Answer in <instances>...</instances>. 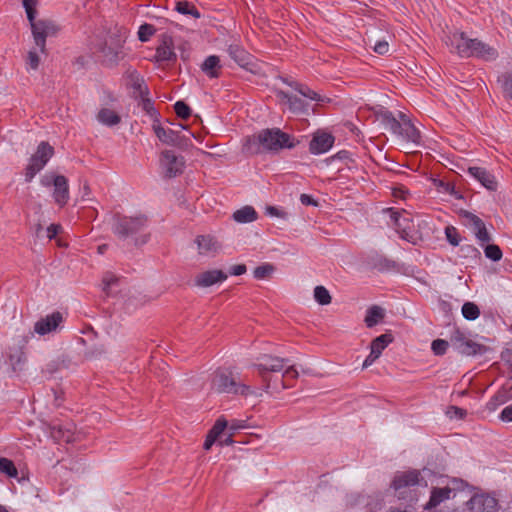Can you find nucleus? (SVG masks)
Instances as JSON below:
<instances>
[{
	"instance_id": "obj_8",
	"label": "nucleus",
	"mask_w": 512,
	"mask_h": 512,
	"mask_svg": "<svg viewBox=\"0 0 512 512\" xmlns=\"http://www.w3.org/2000/svg\"><path fill=\"white\" fill-rule=\"evenodd\" d=\"M35 45L42 54H46V39L56 36L60 30L55 21L50 19H39L30 26Z\"/></svg>"
},
{
	"instance_id": "obj_35",
	"label": "nucleus",
	"mask_w": 512,
	"mask_h": 512,
	"mask_svg": "<svg viewBox=\"0 0 512 512\" xmlns=\"http://www.w3.org/2000/svg\"><path fill=\"white\" fill-rule=\"evenodd\" d=\"M393 341L391 334L385 333L372 340L370 349L377 355H381L382 351Z\"/></svg>"
},
{
	"instance_id": "obj_32",
	"label": "nucleus",
	"mask_w": 512,
	"mask_h": 512,
	"mask_svg": "<svg viewBox=\"0 0 512 512\" xmlns=\"http://www.w3.org/2000/svg\"><path fill=\"white\" fill-rule=\"evenodd\" d=\"M298 376H299V372L294 367V365L288 366L284 370L280 379L275 378V380H277L279 391L282 389L293 387L294 381L298 378Z\"/></svg>"
},
{
	"instance_id": "obj_34",
	"label": "nucleus",
	"mask_w": 512,
	"mask_h": 512,
	"mask_svg": "<svg viewBox=\"0 0 512 512\" xmlns=\"http://www.w3.org/2000/svg\"><path fill=\"white\" fill-rule=\"evenodd\" d=\"M384 316V309L380 306L374 305L367 310L364 322L368 328H372L377 325Z\"/></svg>"
},
{
	"instance_id": "obj_48",
	"label": "nucleus",
	"mask_w": 512,
	"mask_h": 512,
	"mask_svg": "<svg viewBox=\"0 0 512 512\" xmlns=\"http://www.w3.org/2000/svg\"><path fill=\"white\" fill-rule=\"evenodd\" d=\"M156 28L152 24L144 23L139 27L138 39L147 42L155 34Z\"/></svg>"
},
{
	"instance_id": "obj_39",
	"label": "nucleus",
	"mask_w": 512,
	"mask_h": 512,
	"mask_svg": "<svg viewBox=\"0 0 512 512\" xmlns=\"http://www.w3.org/2000/svg\"><path fill=\"white\" fill-rule=\"evenodd\" d=\"M25 361V353L21 349L9 353V363L14 372L21 370Z\"/></svg>"
},
{
	"instance_id": "obj_4",
	"label": "nucleus",
	"mask_w": 512,
	"mask_h": 512,
	"mask_svg": "<svg viewBox=\"0 0 512 512\" xmlns=\"http://www.w3.org/2000/svg\"><path fill=\"white\" fill-rule=\"evenodd\" d=\"M127 39L126 30L118 29L109 33L108 38L91 48L106 64H117L124 56L123 46Z\"/></svg>"
},
{
	"instance_id": "obj_51",
	"label": "nucleus",
	"mask_w": 512,
	"mask_h": 512,
	"mask_svg": "<svg viewBox=\"0 0 512 512\" xmlns=\"http://www.w3.org/2000/svg\"><path fill=\"white\" fill-rule=\"evenodd\" d=\"M174 110L181 119L187 120L191 116V108L184 101H177Z\"/></svg>"
},
{
	"instance_id": "obj_64",
	"label": "nucleus",
	"mask_w": 512,
	"mask_h": 512,
	"mask_svg": "<svg viewBox=\"0 0 512 512\" xmlns=\"http://www.w3.org/2000/svg\"><path fill=\"white\" fill-rule=\"evenodd\" d=\"M247 268L244 264L234 265L230 268V274L234 276H240L246 273Z\"/></svg>"
},
{
	"instance_id": "obj_42",
	"label": "nucleus",
	"mask_w": 512,
	"mask_h": 512,
	"mask_svg": "<svg viewBox=\"0 0 512 512\" xmlns=\"http://www.w3.org/2000/svg\"><path fill=\"white\" fill-rule=\"evenodd\" d=\"M462 315L465 319L473 321L479 317L480 309L473 302H465L462 306Z\"/></svg>"
},
{
	"instance_id": "obj_26",
	"label": "nucleus",
	"mask_w": 512,
	"mask_h": 512,
	"mask_svg": "<svg viewBox=\"0 0 512 512\" xmlns=\"http://www.w3.org/2000/svg\"><path fill=\"white\" fill-rule=\"evenodd\" d=\"M228 422L224 417H220L216 420L213 427L210 429L204 444L203 448L205 450H209L215 441L219 438V436L223 433V431L227 428Z\"/></svg>"
},
{
	"instance_id": "obj_3",
	"label": "nucleus",
	"mask_w": 512,
	"mask_h": 512,
	"mask_svg": "<svg viewBox=\"0 0 512 512\" xmlns=\"http://www.w3.org/2000/svg\"><path fill=\"white\" fill-rule=\"evenodd\" d=\"M450 46L462 58L476 57L485 61H494L499 55L494 47L477 38H468L464 32L454 33L450 37Z\"/></svg>"
},
{
	"instance_id": "obj_11",
	"label": "nucleus",
	"mask_w": 512,
	"mask_h": 512,
	"mask_svg": "<svg viewBox=\"0 0 512 512\" xmlns=\"http://www.w3.org/2000/svg\"><path fill=\"white\" fill-rule=\"evenodd\" d=\"M161 163L168 177H175L183 172L185 161L182 156H178L174 151L165 150L161 154Z\"/></svg>"
},
{
	"instance_id": "obj_16",
	"label": "nucleus",
	"mask_w": 512,
	"mask_h": 512,
	"mask_svg": "<svg viewBox=\"0 0 512 512\" xmlns=\"http://www.w3.org/2000/svg\"><path fill=\"white\" fill-rule=\"evenodd\" d=\"M63 321V315L56 311L44 318H41L35 323L34 330L40 335H45L57 330Z\"/></svg>"
},
{
	"instance_id": "obj_17",
	"label": "nucleus",
	"mask_w": 512,
	"mask_h": 512,
	"mask_svg": "<svg viewBox=\"0 0 512 512\" xmlns=\"http://www.w3.org/2000/svg\"><path fill=\"white\" fill-rule=\"evenodd\" d=\"M468 174L474 179L479 181L486 189L490 191H496L498 188V182L495 176L483 167H469L467 170Z\"/></svg>"
},
{
	"instance_id": "obj_5",
	"label": "nucleus",
	"mask_w": 512,
	"mask_h": 512,
	"mask_svg": "<svg viewBox=\"0 0 512 512\" xmlns=\"http://www.w3.org/2000/svg\"><path fill=\"white\" fill-rule=\"evenodd\" d=\"M287 362L288 359L285 358H280L269 354H262L257 357L256 362L252 364V367L258 371L260 377L262 378L265 390L267 392H279L277 380L273 379L270 376V373L282 371Z\"/></svg>"
},
{
	"instance_id": "obj_54",
	"label": "nucleus",
	"mask_w": 512,
	"mask_h": 512,
	"mask_svg": "<svg viewBox=\"0 0 512 512\" xmlns=\"http://www.w3.org/2000/svg\"><path fill=\"white\" fill-rule=\"evenodd\" d=\"M119 281V278L114 275L113 273H110V272H107L104 277H103V290L108 294L109 293V289L116 285L117 282Z\"/></svg>"
},
{
	"instance_id": "obj_47",
	"label": "nucleus",
	"mask_w": 512,
	"mask_h": 512,
	"mask_svg": "<svg viewBox=\"0 0 512 512\" xmlns=\"http://www.w3.org/2000/svg\"><path fill=\"white\" fill-rule=\"evenodd\" d=\"M274 270L275 268L272 264L264 263L254 269L253 276L257 280H263L269 277L274 272Z\"/></svg>"
},
{
	"instance_id": "obj_50",
	"label": "nucleus",
	"mask_w": 512,
	"mask_h": 512,
	"mask_svg": "<svg viewBox=\"0 0 512 512\" xmlns=\"http://www.w3.org/2000/svg\"><path fill=\"white\" fill-rule=\"evenodd\" d=\"M463 216L467 219L474 234L485 226L483 220L471 212L465 211Z\"/></svg>"
},
{
	"instance_id": "obj_24",
	"label": "nucleus",
	"mask_w": 512,
	"mask_h": 512,
	"mask_svg": "<svg viewBox=\"0 0 512 512\" xmlns=\"http://www.w3.org/2000/svg\"><path fill=\"white\" fill-rule=\"evenodd\" d=\"M453 493V490L450 487H442L437 488L434 487L431 490V495L428 500V502L423 506L425 510H431L433 508H436L438 505H440L445 500H448Z\"/></svg>"
},
{
	"instance_id": "obj_29",
	"label": "nucleus",
	"mask_w": 512,
	"mask_h": 512,
	"mask_svg": "<svg viewBox=\"0 0 512 512\" xmlns=\"http://www.w3.org/2000/svg\"><path fill=\"white\" fill-rule=\"evenodd\" d=\"M369 263L372 266V268L376 269L379 272H388L396 270L398 268V264L394 260L379 254L371 256Z\"/></svg>"
},
{
	"instance_id": "obj_10",
	"label": "nucleus",
	"mask_w": 512,
	"mask_h": 512,
	"mask_svg": "<svg viewBox=\"0 0 512 512\" xmlns=\"http://www.w3.org/2000/svg\"><path fill=\"white\" fill-rule=\"evenodd\" d=\"M276 96L281 100V102L287 104L288 110L295 115H309L310 104L300 97L285 92L283 90H279L276 93Z\"/></svg>"
},
{
	"instance_id": "obj_41",
	"label": "nucleus",
	"mask_w": 512,
	"mask_h": 512,
	"mask_svg": "<svg viewBox=\"0 0 512 512\" xmlns=\"http://www.w3.org/2000/svg\"><path fill=\"white\" fill-rule=\"evenodd\" d=\"M142 109L154 120V123L159 121L160 114L155 109L153 101L148 97L144 96L140 98Z\"/></svg>"
},
{
	"instance_id": "obj_6",
	"label": "nucleus",
	"mask_w": 512,
	"mask_h": 512,
	"mask_svg": "<svg viewBox=\"0 0 512 512\" xmlns=\"http://www.w3.org/2000/svg\"><path fill=\"white\" fill-rule=\"evenodd\" d=\"M211 389L218 393L238 394L247 396L250 393V386L237 383L232 373L227 370L219 369L214 372Z\"/></svg>"
},
{
	"instance_id": "obj_2",
	"label": "nucleus",
	"mask_w": 512,
	"mask_h": 512,
	"mask_svg": "<svg viewBox=\"0 0 512 512\" xmlns=\"http://www.w3.org/2000/svg\"><path fill=\"white\" fill-rule=\"evenodd\" d=\"M147 226L148 218L143 214L132 217L116 213L112 219V232L123 240L131 238L135 246L148 242L149 234L143 233Z\"/></svg>"
},
{
	"instance_id": "obj_15",
	"label": "nucleus",
	"mask_w": 512,
	"mask_h": 512,
	"mask_svg": "<svg viewBox=\"0 0 512 512\" xmlns=\"http://www.w3.org/2000/svg\"><path fill=\"white\" fill-rule=\"evenodd\" d=\"M174 42L170 35L163 34L161 36V43L156 48L155 60L157 62H174L176 61V54L173 50Z\"/></svg>"
},
{
	"instance_id": "obj_19",
	"label": "nucleus",
	"mask_w": 512,
	"mask_h": 512,
	"mask_svg": "<svg viewBox=\"0 0 512 512\" xmlns=\"http://www.w3.org/2000/svg\"><path fill=\"white\" fill-rule=\"evenodd\" d=\"M227 279V274L222 270H208L196 275L194 283L197 287H210Z\"/></svg>"
},
{
	"instance_id": "obj_53",
	"label": "nucleus",
	"mask_w": 512,
	"mask_h": 512,
	"mask_svg": "<svg viewBox=\"0 0 512 512\" xmlns=\"http://www.w3.org/2000/svg\"><path fill=\"white\" fill-rule=\"evenodd\" d=\"M460 251L462 255L467 258H478L481 255L480 251L474 245L470 244L462 245Z\"/></svg>"
},
{
	"instance_id": "obj_43",
	"label": "nucleus",
	"mask_w": 512,
	"mask_h": 512,
	"mask_svg": "<svg viewBox=\"0 0 512 512\" xmlns=\"http://www.w3.org/2000/svg\"><path fill=\"white\" fill-rule=\"evenodd\" d=\"M390 212V218L393 221L394 228L397 233L401 231V228H404L405 226L411 224V220L409 218L403 217V215L400 212L394 211L392 209H390Z\"/></svg>"
},
{
	"instance_id": "obj_22",
	"label": "nucleus",
	"mask_w": 512,
	"mask_h": 512,
	"mask_svg": "<svg viewBox=\"0 0 512 512\" xmlns=\"http://www.w3.org/2000/svg\"><path fill=\"white\" fill-rule=\"evenodd\" d=\"M282 80L284 83L289 85L304 98L316 102H330L329 98H326L325 96L318 94L316 91L312 90L306 84L300 83L298 81L289 80L288 78H283Z\"/></svg>"
},
{
	"instance_id": "obj_23",
	"label": "nucleus",
	"mask_w": 512,
	"mask_h": 512,
	"mask_svg": "<svg viewBox=\"0 0 512 512\" xmlns=\"http://www.w3.org/2000/svg\"><path fill=\"white\" fill-rule=\"evenodd\" d=\"M376 118L384 125L385 129L391 133L399 132L401 120L397 119L391 111L381 107L375 112Z\"/></svg>"
},
{
	"instance_id": "obj_1",
	"label": "nucleus",
	"mask_w": 512,
	"mask_h": 512,
	"mask_svg": "<svg viewBox=\"0 0 512 512\" xmlns=\"http://www.w3.org/2000/svg\"><path fill=\"white\" fill-rule=\"evenodd\" d=\"M299 141L280 128H266L257 134L248 136L243 144V152L249 156L263 152L278 153L284 149H293Z\"/></svg>"
},
{
	"instance_id": "obj_61",
	"label": "nucleus",
	"mask_w": 512,
	"mask_h": 512,
	"mask_svg": "<svg viewBox=\"0 0 512 512\" xmlns=\"http://www.w3.org/2000/svg\"><path fill=\"white\" fill-rule=\"evenodd\" d=\"M61 230L62 226L60 224H51L47 228V237L51 240L55 238Z\"/></svg>"
},
{
	"instance_id": "obj_30",
	"label": "nucleus",
	"mask_w": 512,
	"mask_h": 512,
	"mask_svg": "<svg viewBox=\"0 0 512 512\" xmlns=\"http://www.w3.org/2000/svg\"><path fill=\"white\" fill-rule=\"evenodd\" d=\"M201 70L209 78H218L220 76V58L216 55L208 56L201 65Z\"/></svg>"
},
{
	"instance_id": "obj_55",
	"label": "nucleus",
	"mask_w": 512,
	"mask_h": 512,
	"mask_svg": "<svg viewBox=\"0 0 512 512\" xmlns=\"http://www.w3.org/2000/svg\"><path fill=\"white\" fill-rule=\"evenodd\" d=\"M27 65L33 70H37L40 64V58L35 50H30L27 56Z\"/></svg>"
},
{
	"instance_id": "obj_63",
	"label": "nucleus",
	"mask_w": 512,
	"mask_h": 512,
	"mask_svg": "<svg viewBox=\"0 0 512 512\" xmlns=\"http://www.w3.org/2000/svg\"><path fill=\"white\" fill-rule=\"evenodd\" d=\"M500 419L505 422H512V404L506 406L500 413Z\"/></svg>"
},
{
	"instance_id": "obj_49",
	"label": "nucleus",
	"mask_w": 512,
	"mask_h": 512,
	"mask_svg": "<svg viewBox=\"0 0 512 512\" xmlns=\"http://www.w3.org/2000/svg\"><path fill=\"white\" fill-rule=\"evenodd\" d=\"M485 256L492 261L501 260L503 253L500 247L496 244H488L484 247Z\"/></svg>"
},
{
	"instance_id": "obj_37",
	"label": "nucleus",
	"mask_w": 512,
	"mask_h": 512,
	"mask_svg": "<svg viewBox=\"0 0 512 512\" xmlns=\"http://www.w3.org/2000/svg\"><path fill=\"white\" fill-rule=\"evenodd\" d=\"M175 10L180 14L189 15L194 18L201 17V14L199 10L196 8V6L193 3L186 0L176 2Z\"/></svg>"
},
{
	"instance_id": "obj_31",
	"label": "nucleus",
	"mask_w": 512,
	"mask_h": 512,
	"mask_svg": "<svg viewBox=\"0 0 512 512\" xmlns=\"http://www.w3.org/2000/svg\"><path fill=\"white\" fill-rule=\"evenodd\" d=\"M232 218L237 223H251L257 220L258 213L252 206L247 205L236 210Z\"/></svg>"
},
{
	"instance_id": "obj_14",
	"label": "nucleus",
	"mask_w": 512,
	"mask_h": 512,
	"mask_svg": "<svg viewBox=\"0 0 512 512\" xmlns=\"http://www.w3.org/2000/svg\"><path fill=\"white\" fill-rule=\"evenodd\" d=\"M399 118L401 120L399 129L400 131L395 132V135L401 136L403 139L407 141L419 144L421 141L420 130L411 122L408 116L403 112H399Z\"/></svg>"
},
{
	"instance_id": "obj_13",
	"label": "nucleus",
	"mask_w": 512,
	"mask_h": 512,
	"mask_svg": "<svg viewBox=\"0 0 512 512\" xmlns=\"http://www.w3.org/2000/svg\"><path fill=\"white\" fill-rule=\"evenodd\" d=\"M420 473L417 470L407 471L396 475L392 486L398 492L399 498H404L402 489L411 488L418 485Z\"/></svg>"
},
{
	"instance_id": "obj_58",
	"label": "nucleus",
	"mask_w": 512,
	"mask_h": 512,
	"mask_svg": "<svg viewBox=\"0 0 512 512\" xmlns=\"http://www.w3.org/2000/svg\"><path fill=\"white\" fill-rule=\"evenodd\" d=\"M373 50L379 55H385L389 51V44L385 40L377 41L373 47Z\"/></svg>"
},
{
	"instance_id": "obj_62",
	"label": "nucleus",
	"mask_w": 512,
	"mask_h": 512,
	"mask_svg": "<svg viewBox=\"0 0 512 512\" xmlns=\"http://www.w3.org/2000/svg\"><path fill=\"white\" fill-rule=\"evenodd\" d=\"M53 437L58 438L61 437L65 442H71L73 439L72 433L70 431L62 432V429L59 428L57 431L53 432Z\"/></svg>"
},
{
	"instance_id": "obj_45",
	"label": "nucleus",
	"mask_w": 512,
	"mask_h": 512,
	"mask_svg": "<svg viewBox=\"0 0 512 512\" xmlns=\"http://www.w3.org/2000/svg\"><path fill=\"white\" fill-rule=\"evenodd\" d=\"M314 298L320 305H328L331 303V295L324 286H316L314 289Z\"/></svg>"
},
{
	"instance_id": "obj_52",
	"label": "nucleus",
	"mask_w": 512,
	"mask_h": 512,
	"mask_svg": "<svg viewBox=\"0 0 512 512\" xmlns=\"http://www.w3.org/2000/svg\"><path fill=\"white\" fill-rule=\"evenodd\" d=\"M450 344V341H446L443 339H436L432 342L431 349L435 355H444L447 351V348Z\"/></svg>"
},
{
	"instance_id": "obj_56",
	"label": "nucleus",
	"mask_w": 512,
	"mask_h": 512,
	"mask_svg": "<svg viewBox=\"0 0 512 512\" xmlns=\"http://www.w3.org/2000/svg\"><path fill=\"white\" fill-rule=\"evenodd\" d=\"M398 235L403 240H406L413 244L416 243L415 237L411 232V224H409L408 226H405L404 228H401V231L398 232Z\"/></svg>"
},
{
	"instance_id": "obj_21",
	"label": "nucleus",
	"mask_w": 512,
	"mask_h": 512,
	"mask_svg": "<svg viewBox=\"0 0 512 512\" xmlns=\"http://www.w3.org/2000/svg\"><path fill=\"white\" fill-rule=\"evenodd\" d=\"M54 181L53 199L59 207H64L69 200L68 179L63 175H59Z\"/></svg>"
},
{
	"instance_id": "obj_9",
	"label": "nucleus",
	"mask_w": 512,
	"mask_h": 512,
	"mask_svg": "<svg viewBox=\"0 0 512 512\" xmlns=\"http://www.w3.org/2000/svg\"><path fill=\"white\" fill-rule=\"evenodd\" d=\"M450 344L459 353L473 356L486 352V347L477 343L466 336V334L458 328H454L450 335Z\"/></svg>"
},
{
	"instance_id": "obj_18",
	"label": "nucleus",
	"mask_w": 512,
	"mask_h": 512,
	"mask_svg": "<svg viewBox=\"0 0 512 512\" xmlns=\"http://www.w3.org/2000/svg\"><path fill=\"white\" fill-rule=\"evenodd\" d=\"M334 144V137L330 133H316L309 143V151L318 155L326 153Z\"/></svg>"
},
{
	"instance_id": "obj_40",
	"label": "nucleus",
	"mask_w": 512,
	"mask_h": 512,
	"mask_svg": "<svg viewBox=\"0 0 512 512\" xmlns=\"http://www.w3.org/2000/svg\"><path fill=\"white\" fill-rule=\"evenodd\" d=\"M22 4L25 9L27 19L30 23V26H32L33 24L38 22V20H36V15H37L36 6L38 4V0H23Z\"/></svg>"
},
{
	"instance_id": "obj_38",
	"label": "nucleus",
	"mask_w": 512,
	"mask_h": 512,
	"mask_svg": "<svg viewBox=\"0 0 512 512\" xmlns=\"http://www.w3.org/2000/svg\"><path fill=\"white\" fill-rule=\"evenodd\" d=\"M434 185L440 193H446L455 199H462V194L456 190L455 185L441 179L434 180Z\"/></svg>"
},
{
	"instance_id": "obj_57",
	"label": "nucleus",
	"mask_w": 512,
	"mask_h": 512,
	"mask_svg": "<svg viewBox=\"0 0 512 512\" xmlns=\"http://www.w3.org/2000/svg\"><path fill=\"white\" fill-rule=\"evenodd\" d=\"M475 237L481 244L483 243H489L491 241V235L487 231L486 226L482 227V229H479V231H476Z\"/></svg>"
},
{
	"instance_id": "obj_33",
	"label": "nucleus",
	"mask_w": 512,
	"mask_h": 512,
	"mask_svg": "<svg viewBox=\"0 0 512 512\" xmlns=\"http://www.w3.org/2000/svg\"><path fill=\"white\" fill-rule=\"evenodd\" d=\"M97 120L105 126L113 127L121 122V117L109 108H102L97 114Z\"/></svg>"
},
{
	"instance_id": "obj_28",
	"label": "nucleus",
	"mask_w": 512,
	"mask_h": 512,
	"mask_svg": "<svg viewBox=\"0 0 512 512\" xmlns=\"http://www.w3.org/2000/svg\"><path fill=\"white\" fill-rule=\"evenodd\" d=\"M153 130L157 138L164 144L175 145L178 141V132L172 129H165L161 126L160 121L153 123Z\"/></svg>"
},
{
	"instance_id": "obj_7",
	"label": "nucleus",
	"mask_w": 512,
	"mask_h": 512,
	"mask_svg": "<svg viewBox=\"0 0 512 512\" xmlns=\"http://www.w3.org/2000/svg\"><path fill=\"white\" fill-rule=\"evenodd\" d=\"M53 154V147L47 142H41L25 169V181L31 182L35 175L45 167Z\"/></svg>"
},
{
	"instance_id": "obj_36",
	"label": "nucleus",
	"mask_w": 512,
	"mask_h": 512,
	"mask_svg": "<svg viewBox=\"0 0 512 512\" xmlns=\"http://www.w3.org/2000/svg\"><path fill=\"white\" fill-rule=\"evenodd\" d=\"M497 81L502 88L504 97L512 101V70L502 73Z\"/></svg>"
},
{
	"instance_id": "obj_46",
	"label": "nucleus",
	"mask_w": 512,
	"mask_h": 512,
	"mask_svg": "<svg viewBox=\"0 0 512 512\" xmlns=\"http://www.w3.org/2000/svg\"><path fill=\"white\" fill-rule=\"evenodd\" d=\"M0 472L9 477H17L18 475L17 468L13 461L4 457L0 458Z\"/></svg>"
},
{
	"instance_id": "obj_44",
	"label": "nucleus",
	"mask_w": 512,
	"mask_h": 512,
	"mask_svg": "<svg viewBox=\"0 0 512 512\" xmlns=\"http://www.w3.org/2000/svg\"><path fill=\"white\" fill-rule=\"evenodd\" d=\"M446 240L452 246H458L462 240V237L458 231V229L452 225H448L444 230Z\"/></svg>"
},
{
	"instance_id": "obj_59",
	"label": "nucleus",
	"mask_w": 512,
	"mask_h": 512,
	"mask_svg": "<svg viewBox=\"0 0 512 512\" xmlns=\"http://www.w3.org/2000/svg\"><path fill=\"white\" fill-rule=\"evenodd\" d=\"M245 427H246V421L237 420V419L231 420L227 425V428L229 429L230 433H232V434H234L235 431L243 429Z\"/></svg>"
},
{
	"instance_id": "obj_12",
	"label": "nucleus",
	"mask_w": 512,
	"mask_h": 512,
	"mask_svg": "<svg viewBox=\"0 0 512 512\" xmlns=\"http://www.w3.org/2000/svg\"><path fill=\"white\" fill-rule=\"evenodd\" d=\"M466 506L471 512H493L497 506V500L489 495L475 494L467 501Z\"/></svg>"
},
{
	"instance_id": "obj_60",
	"label": "nucleus",
	"mask_w": 512,
	"mask_h": 512,
	"mask_svg": "<svg viewBox=\"0 0 512 512\" xmlns=\"http://www.w3.org/2000/svg\"><path fill=\"white\" fill-rule=\"evenodd\" d=\"M58 175H55L53 173H48V174H45L44 176H42L41 180H40V183L42 186L44 187H50V186H53L55 184V181L54 179L57 178Z\"/></svg>"
},
{
	"instance_id": "obj_20",
	"label": "nucleus",
	"mask_w": 512,
	"mask_h": 512,
	"mask_svg": "<svg viewBox=\"0 0 512 512\" xmlns=\"http://www.w3.org/2000/svg\"><path fill=\"white\" fill-rule=\"evenodd\" d=\"M227 52L229 56L242 68L252 71V56L238 44L229 45Z\"/></svg>"
},
{
	"instance_id": "obj_27",
	"label": "nucleus",
	"mask_w": 512,
	"mask_h": 512,
	"mask_svg": "<svg viewBox=\"0 0 512 512\" xmlns=\"http://www.w3.org/2000/svg\"><path fill=\"white\" fill-rule=\"evenodd\" d=\"M199 253L202 255H213L219 249L218 242L210 235H201L196 239Z\"/></svg>"
},
{
	"instance_id": "obj_25",
	"label": "nucleus",
	"mask_w": 512,
	"mask_h": 512,
	"mask_svg": "<svg viewBox=\"0 0 512 512\" xmlns=\"http://www.w3.org/2000/svg\"><path fill=\"white\" fill-rule=\"evenodd\" d=\"M128 83L134 90L135 98H141L149 95V88L146 85L143 77L137 71H132L129 73Z\"/></svg>"
}]
</instances>
